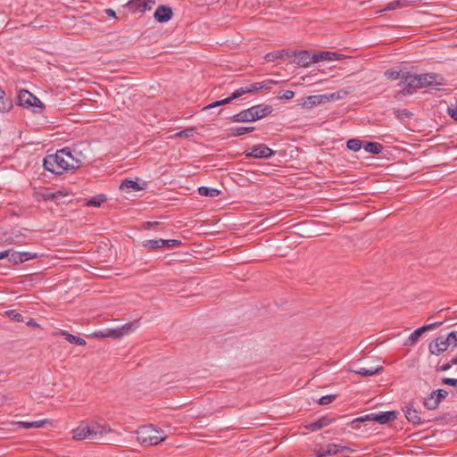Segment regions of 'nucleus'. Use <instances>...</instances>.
I'll use <instances>...</instances> for the list:
<instances>
[{"label": "nucleus", "mask_w": 457, "mask_h": 457, "mask_svg": "<svg viewBox=\"0 0 457 457\" xmlns=\"http://www.w3.org/2000/svg\"><path fill=\"white\" fill-rule=\"evenodd\" d=\"M48 421L46 420H35V421H19L17 425L25 429L42 428Z\"/></svg>", "instance_id": "obj_27"}, {"label": "nucleus", "mask_w": 457, "mask_h": 457, "mask_svg": "<svg viewBox=\"0 0 457 457\" xmlns=\"http://www.w3.org/2000/svg\"><path fill=\"white\" fill-rule=\"evenodd\" d=\"M138 327L137 321H131L124 324L120 327V332H122V337L133 332Z\"/></svg>", "instance_id": "obj_33"}, {"label": "nucleus", "mask_w": 457, "mask_h": 457, "mask_svg": "<svg viewBox=\"0 0 457 457\" xmlns=\"http://www.w3.org/2000/svg\"><path fill=\"white\" fill-rule=\"evenodd\" d=\"M255 129L254 127H237L231 128L228 130V135L231 137H239L245 133L253 132Z\"/></svg>", "instance_id": "obj_28"}, {"label": "nucleus", "mask_w": 457, "mask_h": 457, "mask_svg": "<svg viewBox=\"0 0 457 457\" xmlns=\"http://www.w3.org/2000/svg\"><path fill=\"white\" fill-rule=\"evenodd\" d=\"M452 366L453 365L451 364V362H448V363H445V364L438 367L436 370H441V371H446V370H450Z\"/></svg>", "instance_id": "obj_53"}, {"label": "nucleus", "mask_w": 457, "mask_h": 457, "mask_svg": "<svg viewBox=\"0 0 457 457\" xmlns=\"http://www.w3.org/2000/svg\"><path fill=\"white\" fill-rule=\"evenodd\" d=\"M420 88L429 86H442L445 84L444 78L437 73H423L418 74Z\"/></svg>", "instance_id": "obj_11"}, {"label": "nucleus", "mask_w": 457, "mask_h": 457, "mask_svg": "<svg viewBox=\"0 0 457 457\" xmlns=\"http://www.w3.org/2000/svg\"><path fill=\"white\" fill-rule=\"evenodd\" d=\"M111 431L112 428L106 423H82L72 430V436L75 440L98 441Z\"/></svg>", "instance_id": "obj_2"}, {"label": "nucleus", "mask_w": 457, "mask_h": 457, "mask_svg": "<svg viewBox=\"0 0 457 457\" xmlns=\"http://www.w3.org/2000/svg\"><path fill=\"white\" fill-rule=\"evenodd\" d=\"M105 13L109 17H112V18H115L116 17V12L112 9H106L105 10Z\"/></svg>", "instance_id": "obj_54"}, {"label": "nucleus", "mask_w": 457, "mask_h": 457, "mask_svg": "<svg viewBox=\"0 0 457 457\" xmlns=\"http://www.w3.org/2000/svg\"><path fill=\"white\" fill-rule=\"evenodd\" d=\"M448 114L455 120H457V106L448 107Z\"/></svg>", "instance_id": "obj_51"}, {"label": "nucleus", "mask_w": 457, "mask_h": 457, "mask_svg": "<svg viewBox=\"0 0 457 457\" xmlns=\"http://www.w3.org/2000/svg\"><path fill=\"white\" fill-rule=\"evenodd\" d=\"M64 195L62 191H57L54 194H51V195H48L47 196V199H59L60 196H62Z\"/></svg>", "instance_id": "obj_52"}, {"label": "nucleus", "mask_w": 457, "mask_h": 457, "mask_svg": "<svg viewBox=\"0 0 457 457\" xmlns=\"http://www.w3.org/2000/svg\"><path fill=\"white\" fill-rule=\"evenodd\" d=\"M439 403L440 402L438 401V398H436V395L433 392L424 400V406L428 410L436 409Z\"/></svg>", "instance_id": "obj_29"}, {"label": "nucleus", "mask_w": 457, "mask_h": 457, "mask_svg": "<svg viewBox=\"0 0 457 457\" xmlns=\"http://www.w3.org/2000/svg\"><path fill=\"white\" fill-rule=\"evenodd\" d=\"M335 399H336V395H328L320 397L319 399L318 403L320 405H327V404L331 403Z\"/></svg>", "instance_id": "obj_44"}, {"label": "nucleus", "mask_w": 457, "mask_h": 457, "mask_svg": "<svg viewBox=\"0 0 457 457\" xmlns=\"http://www.w3.org/2000/svg\"><path fill=\"white\" fill-rule=\"evenodd\" d=\"M4 399H5V396H4V395H3V396H0L1 403H4Z\"/></svg>", "instance_id": "obj_62"}, {"label": "nucleus", "mask_w": 457, "mask_h": 457, "mask_svg": "<svg viewBox=\"0 0 457 457\" xmlns=\"http://www.w3.org/2000/svg\"><path fill=\"white\" fill-rule=\"evenodd\" d=\"M442 383L448 386H457V379L456 378H445L442 379Z\"/></svg>", "instance_id": "obj_50"}, {"label": "nucleus", "mask_w": 457, "mask_h": 457, "mask_svg": "<svg viewBox=\"0 0 457 457\" xmlns=\"http://www.w3.org/2000/svg\"><path fill=\"white\" fill-rule=\"evenodd\" d=\"M19 105L29 108L35 113H41L45 108L43 103L30 92L21 89L18 94Z\"/></svg>", "instance_id": "obj_5"}, {"label": "nucleus", "mask_w": 457, "mask_h": 457, "mask_svg": "<svg viewBox=\"0 0 457 457\" xmlns=\"http://www.w3.org/2000/svg\"><path fill=\"white\" fill-rule=\"evenodd\" d=\"M397 418V412L395 411H383L379 413H370L359 418L354 419L352 421V424L354 425L355 423L359 422H365V421H375L378 424H386L390 421L395 420Z\"/></svg>", "instance_id": "obj_6"}, {"label": "nucleus", "mask_w": 457, "mask_h": 457, "mask_svg": "<svg viewBox=\"0 0 457 457\" xmlns=\"http://www.w3.org/2000/svg\"><path fill=\"white\" fill-rule=\"evenodd\" d=\"M403 72L394 71V70H387L385 71V76L388 79H401L402 80V75Z\"/></svg>", "instance_id": "obj_39"}, {"label": "nucleus", "mask_w": 457, "mask_h": 457, "mask_svg": "<svg viewBox=\"0 0 457 457\" xmlns=\"http://www.w3.org/2000/svg\"><path fill=\"white\" fill-rule=\"evenodd\" d=\"M195 132V129L189 128L184 130H181L175 134V137H192Z\"/></svg>", "instance_id": "obj_43"}, {"label": "nucleus", "mask_w": 457, "mask_h": 457, "mask_svg": "<svg viewBox=\"0 0 457 457\" xmlns=\"http://www.w3.org/2000/svg\"><path fill=\"white\" fill-rule=\"evenodd\" d=\"M8 252H9V249L8 250H5V251H3V252H0V260L1 259H4V258H6L8 257Z\"/></svg>", "instance_id": "obj_57"}, {"label": "nucleus", "mask_w": 457, "mask_h": 457, "mask_svg": "<svg viewBox=\"0 0 457 457\" xmlns=\"http://www.w3.org/2000/svg\"><path fill=\"white\" fill-rule=\"evenodd\" d=\"M335 94V97L334 99H339L341 96H340V92H337V93H334Z\"/></svg>", "instance_id": "obj_60"}, {"label": "nucleus", "mask_w": 457, "mask_h": 457, "mask_svg": "<svg viewBox=\"0 0 457 457\" xmlns=\"http://www.w3.org/2000/svg\"><path fill=\"white\" fill-rule=\"evenodd\" d=\"M231 120L234 122H252L257 120L251 107L235 114Z\"/></svg>", "instance_id": "obj_19"}, {"label": "nucleus", "mask_w": 457, "mask_h": 457, "mask_svg": "<svg viewBox=\"0 0 457 457\" xmlns=\"http://www.w3.org/2000/svg\"><path fill=\"white\" fill-rule=\"evenodd\" d=\"M363 147L367 153L373 154H380L383 149L382 145L377 142H368L364 145Z\"/></svg>", "instance_id": "obj_31"}, {"label": "nucleus", "mask_w": 457, "mask_h": 457, "mask_svg": "<svg viewBox=\"0 0 457 457\" xmlns=\"http://www.w3.org/2000/svg\"><path fill=\"white\" fill-rule=\"evenodd\" d=\"M398 86L402 88L403 94H413L417 89L420 88L419 75L411 72L403 73L402 80H400Z\"/></svg>", "instance_id": "obj_7"}, {"label": "nucleus", "mask_w": 457, "mask_h": 457, "mask_svg": "<svg viewBox=\"0 0 457 457\" xmlns=\"http://www.w3.org/2000/svg\"><path fill=\"white\" fill-rule=\"evenodd\" d=\"M105 196L103 195H98L96 196H94L90 200L87 202V206H93V207H98L101 205L103 202L105 201Z\"/></svg>", "instance_id": "obj_35"}, {"label": "nucleus", "mask_w": 457, "mask_h": 457, "mask_svg": "<svg viewBox=\"0 0 457 457\" xmlns=\"http://www.w3.org/2000/svg\"><path fill=\"white\" fill-rule=\"evenodd\" d=\"M285 55L284 51H277V52H271L265 55V60L267 62H274L275 60L278 58H283Z\"/></svg>", "instance_id": "obj_38"}, {"label": "nucleus", "mask_w": 457, "mask_h": 457, "mask_svg": "<svg viewBox=\"0 0 457 457\" xmlns=\"http://www.w3.org/2000/svg\"><path fill=\"white\" fill-rule=\"evenodd\" d=\"M331 421H332V420L328 419V417H321L315 421L306 424L305 428L308 430L314 432V431H317L324 427L328 426L331 423Z\"/></svg>", "instance_id": "obj_21"}, {"label": "nucleus", "mask_w": 457, "mask_h": 457, "mask_svg": "<svg viewBox=\"0 0 457 457\" xmlns=\"http://www.w3.org/2000/svg\"><path fill=\"white\" fill-rule=\"evenodd\" d=\"M346 146L351 151L358 152L362 146V142L360 139L352 138L346 142Z\"/></svg>", "instance_id": "obj_34"}, {"label": "nucleus", "mask_w": 457, "mask_h": 457, "mask_svg": "<svg viewBox=\"0 0 457 457\" xmlns=\"http://www.w3.org/2000/svg\"><path fill=\"white\" fill-rule=\"evenodd\" d=\"M120 188L127 191H139L143 190L145 187H140L137 181L127 179L121 182Z\"/></svg>", "instance_id": "obj_25"}, {"label": "nucleus", "mask_w": 457, "mask_h": 457, "mask_svg": "<svg viewBox=\"0 0 457 457\" xmlns=\"http://www.w3.org/2000/svg\"><path fill=\"white\" fill-rule=\"evenodd\" d=\"M446 340L449 342V346L457 347V331L450 332L446 337Z\"/></svg>", "instance_id": "obj_42"}, {"label": "nucleus", "mask_w": 457, "mask_h": 457, "mask_svg": "<svg viewBox=\"0 0 457 457\" xmlns=\"http://www.w3.org/2000/svg\"><path fill=\"white\" fill-rule=\"evenodd\" d=\"M172 14V9L170 6L162 4L156 8L154 17L159 23H165L171 19Z\"/></svg>", "instance_id": "obj_15"}, {"label": "nucleus", "mask_w": 457, "mask_h": 457, "mask_svg": "<svg viewBox=\"0 0 457 457\" xmlns=\"http://www.w3.org/2000/svg\"><path fill=\"white\" fill-rule=\"evenodd\" d=\"M259 90H262V86H261V84L259 82L253 83V84H250V85H247V86H245V87H241L238 89H237L232 94L231 96L224 98V99L220 100V101H216V102L211 103L210 104L205 106L204 109H212V108H215V107H219V106L227 104H228L231 101L240 97L241 96H243L245 94L255 93V92H257Z\"/></svg>", "instance_id": "obj_4"}, {"label": "nucleus", "mask_w": 457, "mask_h": 457, "mask_svg": "<svg viewBox=\"0 0 457 457\" xmlns=\"http://www.w3.org/2000/svg\"><path fill=\"white\" fill-rule=\"evenodd\" d=\"M433 393L436 395V398H438L439 402L444 400L448 395V392L445 389H437Z\"/></svg>", "instance_id": "obj_47"}, {"label": "nucleus", "mask_w": 457, "mask_h": 457, "mask_svg": "<svg viewBox=\"0 0 457 457\" xmlns=\"http://www.w3.org/2000/svg\"><path fill=\"white\" fill-rule=\"evenodd\" d=\"M27 325L29 327H37L38 326L37 323L32 319H30L29 321H27Z\"/></svg>", "instance_id": "obj_56"}, {"label": "nucleus", "mask_w": 457, "mask_h": 457, "mask_svg": "<svg viewBox=\"0 0 457 457\" xmlns=\"http://www.w3.org/2000/svg\"><path fill=\"white\" fill-rule=\"evenodd\" d=\"M275 154V152L264 144L255 145L251 152L246 153L247 157L267 159Z\"/></svg>", "instance_id": "obj_13"}, {"label": "nucleus", "mask_w": 457, "mask_h": 457, "mask_svg": "<svg viewBox=\"0 0 457 457\" xmlns=\"http://www.w3.org/2000/svg\"><path fill=\"white\" fill-rule=\"evenodd\" d=\"M294 62L302 67H307L312 62H314L313 55H311L307 51H299L295 54Z\"/></svg>", "instance_id": "obj_18"}, {"label": "nucleus", "mask_w": 457, "mask_h": 457, "mask_svg": "<svg viewBox=\"0 0 457 457\" xmlns=\"http://www.w3.org/2000/svg\"><path fill=\"white\" fill-rule=\"evenodd\" d=\"M295 96V92L292 90H285L282 95L279 96L280 99L289 100L293 98Z\"/></svg>", "instance_id": "obj_48"}, {"label": "nucleus", "mask_w": 457, "mask_h": 457, "mask_svg": "<svg viewBox=\"0 0 457 457\" xmlns=\"http://www.w3.org/2000/svg\"><path fill=\"white\" fill-rule=\"evenodd\" d=\"M181 245V241L180 240H176V239H151V240H146L145 243H144V246L145 248H148V249H151V250H156V249H161V248H171V247H176V246H179Z\"/></svg>", "instance_id": "obj_10"}, {"label": "nucleus", "mask_w": 457, "mask_h": 457, "mask_svg": "<svg viewBox=\"0 0 457 457\" xmlns=\"http://www.w3.org/2000/svg\"><path fill=\"white\" fill-rule=\"evenodd\" d=\"M12 107V102L10 97H8L4 91L0 87V112H9Z\"/></svg>", "instance_id": "obj_23"}, {"label": "nucleus", "mask_w": 457, "mask_h": 457, "mask_svg": "<svg viewBox=\"0 0 457 457\" xmlns=\"http://www.w3.org/2000/svg\"><path fill=\"white\" fill-rule=\"evenodd\" d=\"M20 257L22 260V263L32 259H37L38 254L37 253L30 252H20Z\"/></svg>", "instance_id": "obj_41"}, {"label": "nucleus", "mask_w": 457, "mask_h": 457, "mask_svg": "<svg viewBox=\"0 0 457 457\" xmlns=\"http://www.w3.org/2000/svg\"><path fill=\"white\" fill-rule=\"evenodd\" d=\"M80 165L81 161L75 158L67 147L58 150L54 154L46 156L43 161L45 170L55 175L78 169Z\"/></svg>", "instance_id": "obj_1"}, {"label": "nucleus", "mask_w": 457, "mask_h": 457, "mask_svg": "<svg viewBox=\"0 0 457 457\" xmlns=\"http://www.w3.org/2000/svg\"><path fill=\"white\" fill-rule=\"evenodd\" d=\"M200 195L207 197H216L220 194V191L214 187H198Z\"/></svg>", "instance_id": "obj_30"}, {"label": "nucleus", "mask_w": 457, "mask_h": 457, "mask_svg": "<svg viewBox=\"0 0 457 457\" xmlns=\"http://www.w3.org/2000/svg\"><path fill=\"white\" fill-rule=\"evenodd\" d=\"M449 342L446 340V337H438L433 340L429 345L428 350L431 354L439 355L448 349Z\"/></svg>", "instance_id": "obj_14"}, {"label": "nucleus", "mask_w": 457, "mask_h": 457, "mask_svg": "<svg viewBox=\"0 0 457 457\" xmlns=\"http://www.w3.org/2000/svg\"><path fill=\"white\" fill-rule=\"evenodd\" d=\"M4 243L7 244V245H12V244H21L22 242L21 240V237L18 235H15L14 237L9 236V237H5V239L4 240Z\"/></svg>", "instance_id": "obj_45"}, {"label": "nucleus", "mask_w": 457, "mask_h": 457, "mask_svg": "<svg viewBox=\"0 0 457 457\" xmlns=\"http://www.w3.org/2000/svg\"><path fill=\"white\" fill-rule=\"evenodd\" d=\"M95 335L97 337H103L102 335H104V332H96Z\"/></svg>", "instance_id": "obj_59"}, {"label": "nucleus", "mask_w": 457, "mask_h": 457, "mask_svg": "<svg viewBox=\"0 0 457 457\" xmlns=\"http://www.w3.org/2000/svg\"><path fill=\"white\" fill-rule=\"evenodd\" d=\"M155 4V0H130L127 6L133 12H145L152 10Z\"/></svg>", "instance_id": "obj_12"}, {"label": "nucleus", "mask_w": 457, "mask_h": 457, "mask_svg": "<svg viewBox=\"0 0 457 457\" xmlns=\"http://www.w3.org/2000/svg\"><path fill=\"white\" fill-rule=\"evenodd\" d=\"M403 411L405 418L409 422L414 425H419L425 422V420L420 416L419 411L413 407L412 404L406 406Z\"/></svg>", "instance_id": "obj_17"}, {"label": "nucleus", "mask_w": 457, "mask_h": 457, "mask_svg": "<svg viewBox=\"0 0 457 457\" xmlns=\"http://www.w3.org/2000/svg\"><path fill=\"white\" fill-rule=\"evenodd\" d=\"M402 7H405L403 1V0H395L391 3H389L386 5V7L384 9V11H390V10H394L396 8H402Z\"/></svg>", "instance_id": "obj_40"}, {"label": "nucleus", "mask_w": 457, "mask_h": 457, "mask_svg": "<svg viewBox=\"0 0 457 457\" xmlns=\"http://www.w3.org/2000/svg\"><path fill=\"white\" fill-rule=\"evenodd\" d=\"M451 364L452 365H457V356L453 357L451 361H450Z\"/></svg>", "instance_id": "obj_58"}, {"label": "nucleus", "mask_w": 457, "mask_h": 457, "mask_svg": "<svg viewBox=\"0 0 457 457\" xmlns=\"http://www.w3.org/2000/svg\"><path fill=\"white\" fill-rule=\"evenodd\" d=\"M395 114H396V116L398 118H401V119H404V118L410 119L411 117V115H412L411 112H410L409 111H407L405 109L404 110H397V111H395Z\"/></svg>", "instance_id": "obj_46"}, {"label": "nucleus", "mask_w": 457, "mask_h": 457, "mask_svg": "<svg viewBox=\"0 0 457 457\" xmlns=\"http://www.w3.org/2000/svg\"><path fill=\"white\" fill-rule=\"evenodd\" d=\"M443 324V322H435V323H431V324H428V325H425V326H422L419 328H417L416 330H414L410 336L409 337L406 339V341L403 343V345L404 346H413L414 345L417 344V342L419 341L420 337L422 336V334L426 331H428V330H432V329H435V328H439L441 325Z\"/></svg>", "instance_id": "obj_9"}, {"label": "nucleus", "mask_w": 457, "mask_h": 457, "mask_svg": "<svg viewBox=\"0 0 457 457\" xmlns=\"http://www.w3.org/2000/svg\"><path fill=\"white\" fill-rule=\"evenodd\" d=\"M259 83L262 86V89H263V88L269 89V88H271V87L276 84V81L271 80V79H267V80H264V81L259 82Z\"/></svg>", "instance_id": "obj_49"}, {"label": "nucleus", "mask_w": 457, "mask_h": 457, "mask_svg": "<svg viewBox=\"0 0 457 457\" xmlns=\"http://www.w3.org/2000/svg\"><path fill=\"white\" fill-rule=\"evenodd\" d=\"M102 337H107L112 338H120L122 337V332H120V328H109L105 330L104 335Z\"/></svg>", "instance_id": "obj_37"}, {"label": "nucleus", "mask_w": 457, "mask_h": 457, "mask_svg": "<svg viewBox=\"0 0 457 457\" xmlns=\"http://www.w3.org/2000/svg\"><path fill=\"white\" fill-rule=\"evenodd\" d=\"M335 94L330 95H314L303 97L300 100V105L302 108H312L313 106L320 105L321 104L327 103L330 100H334Z\"/></svg>", "instance_id": "obj_8"}, {"label": "nucleus", "mask_w": 457, "mask_h": 457, "mask_svg": "<svg viewBox=\"0 0 457 457\" xmlns=\"http://www.w3.org/2000/svg\"><path fill=\"white\" fill-rule=\"evenodd\" d=\"M5 315L11 320H13V321H16V322H22L23 321V317L22 315L16 312L15 310H9V311H6L5 312Z\"/></svg>", "instance_id": "obj_36"}, {"label": "nucleus", "mask_w": 457, "mask_h": 457, "mask_svg": "<svg viewBox=\"0 0 457 457\" xmlns=\"http://www.w3.org/2000/svg\"><path fill=\"white\" fill-rule=\"evenodd\" d=\"M316 457H327V456H326V455L324 454V453L321 451L320 453H319L317 454V456H316Z\"/></svg>", "instance_id": "obj_61"}, {"label": "nucleus", "mask_w": 457, "mask_h": 457, "mask_svg": "<svg viewBox=\"0 0 457 457\" xmlns=\"http://www.w3.org/2000/svg\"><path fill=\"white\" fill-rule=\"evenodd\" d=\"M403 3H404V6H408V5H411V4H416L417 2H419L420 0H403Z\"/></svg>", "instance_id": "obj_55"}, {"label": "nucleus", "mask_w": 457, "mask_h": 457, "mask_svg": "<svg viewBox=\"0 0 457 457\" xmlns=\"http://www.w3.org/2000/svg\"><path fill=\"white\" fill-rule=\"evenodd\" d=\"M314 62H318L320 61H335L337 60V54L328 51H323L319 54H313Z\"/></svg>", "instance_id": "obj_26"}, {"label": "nucleus", "mask_w": 457, "mask_h": 457, "mask_svg": "<svg viewBox=\"0 0 457 457\" xmlns=\"http://www.w3.org/2000/svg\"><path fill=\"white\" fill-rule=\"evenodd\" d=\"M255 119L261 120L272 112V107L268 104H257L251 107Z\"/></svg>", "instance_id": "obj_20"}, {"label": "nucleus", "mask_w": 457, "mask_h": 457, "mask_svg": "<svg viewBox=\"0 0 457 457\" xmlns=\"http://www.w3.org/2000/svg\"><path fill=\"white\" fill-rule=\"evenodd\" d=\"M350 449L346 446L336 445V444H328L322 449L324 454L328 456H332L337 453H342L344 451H349Z\"/></svg>", "instance_id": "obj_22"}, {"label": "nucleus", "mask_w": 457, "mask_h": 457, "mask_svg": "<svg viewBox=\"0 0 457 457\" xmlns=\"http://www.w3.org/2000/svg\"><path fill=\"white\" fill-rule=\"evenodd\" d=\"M351 371L354 372L355 374L361 375L364 377H370L373 375H376L383 370L382 365H376V366H369V367H357L354 366L353 368L350 369Z\"/></svg>", "instance_id": "obj_16"}, {"label": "nucleus", "mask_w": 457, "mask_h": 457, "mask_svg": "<svg viewBox=\"0 0 457 457\" xmlns=\"http://www.w3.org/2000/svg\"><path fill=\"white\" fill-rule=\"evenodd\" d=\"M137 439L143 445L154 446L165 441L167 435L162 430L156 429L153 425H145L137 430Z\"/></svg>", "instance_id": "obj_3"}, {"label": "nucleus", "mask_w": 457, "mask_h": 457, "mask_svg": "<svg viewBox=\"0 0 457 457\" xmlns=\"http://www.w3.org/2000/svg\"><path fill=\"white\" fill-rule=\"evenodd\" d=\"M7 261L12 265L22 263V260L20 257V252H15L12 249H9Z\"/></svg>", "instance_id": "obj_32"}, {"label": "nucleus", "mask_w": 457, "mask_h": 457, "mask_svg": "<svg viewBox=\"0 0 457 457\" xmlns=\"http://www.w3.org/2000/svg\"><path fill=\"white\" fill-rule=\"evenodd\" d=\"M57 334L63 337L71 344H75V345H81V346L86 345V344H87L85 339H83L79 337L71 335L65 330H60Z\"/></svg>", "instance_id": "obj_24"}]
</instances>
